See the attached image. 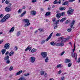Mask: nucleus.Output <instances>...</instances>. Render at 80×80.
Instances as JSON below:
<instances>
[{"label":"nucleus","instance_id":"nucleus-59","mask_svg":"<svg viewBox=\"0 0 80 80\" xmlns=\"http://www.w3.org/2000/svg\"><path fill=\"white\" fill-rule=\"evenodd\" d=\"M7 70H8V68H5V71H7Z\"/></svg>","mask_w":80,"mask_h":80},{"label":"nucleus","instance_id":"nucleus-23","mask_svg":"<svg viewBox=\"0 0 80 80\" xmlns=\"http://www.w3.org/2000/svg\"><path fill=\"white\" fill-rule=\"evenodd\" d=\"M36 51H37V49L33 48L31 50V52H32V53H34Z\"/></svg>","mask_w":80,"mask_h":80},{"label":"nucleus","instance_id":"nucleus-40","mask_svg":"<svg viewBox=\"0 0 80 80\" xmlns=\"http://www.w3.org/2000/svg\"><path fill=\"white\" fill-rule=\"evenodd\" d=\"M13 67L11 66L9 70L10 71H12V70H13Z\"/></svg>","mask_w":80,"mask_h":80},{"label":"nucleus","instance_id":"nucleus-58","mask_svg":"<svg viewBox=\"0 0 80 80\" xmlns=\"http://www.w3.org/2000/svg\"><path fill=\"white\" fill-rule=\"evenodd\" d=\"M75 0H69V2H73L74 1H75Z\"/></svg>","mask_w":80,"mask_h":80},{"label":"nucleus","instance_id":"nucleus-7","mask_svg":"<svg viewBox=\"0 0 80 80\" xmlns=\"http://www.w3.org/2000/svg\"><path fill=\"white\" fill-rule=\"evenodd\" d=\"M72 55L73 58H75V60L77 61V54L76 53H72Z\"/></svg>","mask_w":80,"mask_h":80},{"label":"nucleus","instance_id":"nucleus-2","mask_svg":"<svg viewBox=\"0 0 80 80\" xmlns=\"http://www.w3.org/2000/svg\"><path fill=\"white\" fill-rule=\"evenodd\" d=\"M60 39H61V43H65V42L67 40L69 39V38H64L63 37H61Z\"/></svg>","mask_w":80,"mask_h":80},{"label":"nucleus","instance_id":"nucleus-42","mask_svg":"<svg viewBox=\"0 0 80 80\" xmlns=\"http://www.w3.org/2000/svg\"><path fill=\"white\" fill-rule=\"evenodd\" d=\"M64 15H65V12H63L61 13V16H63Z\"/></svg>","mask_w":80,"mask_h":80},{"label":"nucleus","instance_id":"nucleus-29","mask_svg":"<svg viewBox=\"0 0 80 80\" xmlns=\"http://www.w3.org/2000/svg\"><path fill=\"white\" fill-rule=\"evenodd\" d=\"M14 53V52H11L9 54V56H12V55H13V54Z\"/></svg>","mask_w":80,"mask_h":80},{"label":"nucleus","instance_id":"nucleus-11","mask_svg":"<svg viewBox=\"0 0 80 80\" xmlns=\"http://www.w3.org/2000/svg\"><path fill=\"white\" fill-rule=\"evenodd\" d=\"M7 19L4 18V17H3V18H2L1 20L0 21V22L1 23H3V22H6Z\"/></svg>","mask_w":80,"mask_h":80},{"label":"nucleus","instance_id":"nucleus-13","mask_svg":"<svg viewBox=\"0 0 80 80\" xmlns=\"http://www.w3.org/2000/svg\"><path fill=\"white\" fill-rule=\"evenodd\" d=\"M31 14H32V15H36V13H37V12L36 11H32L30 13Z\"/></svg>","mask_w":80,"mask_h":80},{"label":"nucleus","instance_id":"nucleus-62","mask_svg":"<svg viewBox=\"0 0 80 80\" xmlns=\"http://www.w3.org/2000/svg\"><path fill=\"white\" fill-rule=\"evenodd\" d=\"M25 6H23L22 9H25Z\"/></svg>","mask_w":80,"mask_h":80},{"label":"nucleus","instance_id":"nucleus-37","mask_svg":"<svg viewBox=\"0 0 80 80\" xmlns=\"http://www.w3.org/2000/svg\"><path fill=\"white\" fill-rule=\"evenodd\" d=\"M44 71H42L40 72V74L41 75H44Z\"/></svg>","mask_w":80,"mask_h":80},{"label":"nucleus","instance_id":"nucleus-61","mask_svg":"<svg viewBox=\"0 0 80 80\" xmlns=\"http://www.w3.org/2000/svg\"><path fill=\"white\" fill-rule=\"evenodd\" d=\"M3 40H1V41H0V44H1V43H2V42H3Z\"/></svg>","mask_w":80,"mask_h":80},{"label":"nucleus","instance_id":"nucleus-1","mask_svg":"<svg viewBox=\"0 0 80 80\" xmlns=\"http://www.w3.org/2000/svg\"><path fill=\"white\" fill-rule=\"evenodd\" d=\"M74 23H75V20H73L71 23V24L70 27L71 28H69L68 29V31L69 32H71L72 30V27H73V26Z\"/></svg>","mask_w":80,"mask_h":80},{"label":"nucleus","instance_id":"nucleus-25","mask_svg":"<svg viewBox=\"0 0 80 80\" xmlns=\"http://www.w3.org/2000/svg\"><path fill=\"white\" fill-rule=\"evenodd\" d=\"M4 59L5 60H8V59H9V56H6L4 57Z\"/></svg>","mask_w":80,"mask_h":80},{"label":"nucleus","instance_id":"nucleus-33","mask_svg":"<svg viewBox=\"0 0 80 80\" xmlns=\"http://www.w3.org/2000/svg\"><path fill=\"white\" fill-rule=\"evenodd\" d=\"M45 42H46V40H42V41L41 43V44H43V43H45Z\"/></svg>","mask_w":80,"mask_h":80},{"label":"nucleus","instance_id":"nucleus-63","mask_svg":"<svg viewBox=\"0 0 80 80\" xmlns=\"http://www.w3.org/2000/svg\"><path fill=\"white\" fill-rule=\"evenodd\" d=\"M58 3L59 4H60V3H61V1L59 0L58 2Z\"/></svg>","mask_w":80,"mask_h":80},{"label":"nucleus","instance_id":"nucleus-44","mask_svg":"<svg viewBox=\"0 0 80 80\" xmlns=\"http://www.w3.org/2000/svg\"><path fill=\"white\" fill-rule=\"evenodd\" d=\"M72 66V63L71 62L69 63L68 64V67H70Z\"/></svg>","mask_w":80,"mask_h":80},{"label":"nucleus","instance_id":"nucleus-36","mask_svg":"<svg viewBox=\"0 0 80 80\" xmlns=\"http://www.w3.org/2000/svg\"><path fill=\"white\" fill-rule=\"evenodd\" d=\"M10 62V60L9 59L7 60L6 61V63L7 64H9Z\"/></svg>","mask_w":80,"mask_h":80},{"label":"nucleus","instance_id":"nucleus-5","mask_svg":"<svg viewBox=\"0 0 80 80\" xmlns=\"http://www.w3.org/2000/svg\"><path fill=\"white\" fill-rule=\"evenodd\" d=\"M65 45V43L62 42L58 43H56V45L57 47H62Z\"/></svg>","mask_w":80,"mask_h":80},{"label":"nucleus","instance_id":"nucleus-16","mask_svg":"<svg viewBox=\"0 0 80 80\" xmlns=\"http://www.w3.org/2000/svg\"><path fill=\"white\" fill-rule=\"evenodd\" d=\"M23 21L25 23H30V21H29V20L28 19H24Z\"/></svg>","mask_w":80,"mask_h":80},{"label":"nucleus","instance_id":"nucleus-31","mask_svg":"<svg viewBox=\"0 0 80 80\" xmlns=\"http://www.w3.org/2000/svg\"><path fill=\"white\" fill-rule=\"evenodd\" d=\"M53 3L54 4H57V5H58V1L57 0H56L54 1Z\"/></svg>","mask_w":80,"mask_h":80},{"label":"nucleus","instance_id":"nucleus-48","mask_svg":"<svg viewBox=\"0 0 80 80\" xmlns=\"http://www.w3.org/2000/svg\"><path fill=\"white\" fill-rule=\"evenodd\" d=\"M61 34L60 33H58L56 34V36H58V37L60 36Z\"/></svg>","mask_w":80,"mask_h":80},{"label":"nucleus","instance_id":"nucleus-22","mask_svg":"<svg viewBox=\"0 0 80 80\" xmlns=\"http://www.w3.org/2000/svg\"><path fill=\"white\" fill-rule=\"evenodd\" d=\"M59 9L61 11H62V10H65L66 9V8L65 7H61L59 8Z\"/></svg>","mask_w":80,"mask_h":80},{"label":"nucleus","instance_id":"nucleus-60","mask_svg":"<svg viewBox=\"0 0 80 80\" xmlns=\"http://www.w3.org/2000/svg\"><path fill=\"white\" fill-rule=\"evenodd\" d=\"M64 79L65 78L63 77H62L61 78V79L62 80H63V79Z\"/></svg>","mask_w":80,"mask_h":80},{"label":"nucleus","instance_id":"nucleus-32","mask_svg":"<svg viewBox=\"0 0 80 80\" xmlns=\"http://www.w3.org/2000/svg\"><path fill=\"white\" fill-rule=\"evenodd\" d=\"M70 20L69 19L66 21L65 23L66 24H68V23H70Z\"/></svg>","mask_w":80,"mask_h":80},{"label":"nucleus","instance_id":"nucleus-12","mask_svg":"<svg viewBox=\"0 0 80 80\" xmlns=\"http://www.w3.org/2000/svg\"><path fill=\"white\" fill-rule=\"evenodd\" d=\"M5 11L6 12H10V8H8V7H7L5 8Z\"/></svg>","mask_w":80,"mask_h":80},{"label":"nucleus","instance_id":"nucleus-49","mask_svg":"<svg viewBox=\"0 0 80 80\" xmlns=\"http://www.w3.org/2000/svg\"><path fill=\"white\" fill-rule=\"evenodd\" d=\"M5 3L6 4H8V3H9V2H8V0H6L5 1Z\"/></svg>","mask_w":80,"mask_h":80},{"label":"nucleus","instance_id":"nucleus-45","mask_svg":"<svg viewBox=\"0 0 80 80\" xmlns=\"http://www.w3.org/2000/svg\"><path fill=\"white\" fill-rule=\"evenodd\" d=\"M18 50V48H17V46H15L14 48V50L15 51H17Z\"/></svg>","mask_w":80,"mask_h":80},{"label":"nucleus","instance_id":"nucleus-6","mask_svg":"<svg viewBox=\"0 0 80 80\" xmlns=\"http://www.w3.org/2000/svg\"><path fill=\"white\" fill-rule=\"evenodd\" d=\"M10 46V43H7L4 46V48L6 49H9Z\"/></svg>","mask_w":80,"mask_h":80},{"label":"nucleus","instance_id":"nucleus-14","mask_svg":"<svg viewBox=\"0 0 80 80\" xmlns=\"http://www.w3.org/2000/svg\"><path fill=\"white\" fill-rule=\"evenodd\" d=\"M14 30H15V27H12L9 30V33H12L14 31Z\"/></svg>","mask_w":80,"mask_h":80},{"label":"nucleus","instance_id":"nucleus-54","mask_svg":"<svg viewBox=\"0 0 80 80\" xmlns=\"http://www.w3.org/2000/svg\"><path fill=\"white\" fill-rule=\"evenodd\" d=\"M3 17V14H2L1 15H0V18H2Z\"/></svg>","mask_w":80,"mask_h":80},{"label":"nucleus","instance_id":"nucleus-24","mask_svg":"<svg viewBox=\"0 0 80 80\" xmlns=\"http://www.w3.org/2000/svg\"><path fill=\"white\" fill-rule=\"evenodd\" d=\"M6 49H2V55H3L4 53H5V52H6Z\"/></svg>","mask_w":80,"mask_h":80},{"label":"nucleus","instance_id":"nucleus-30","mask_svg":"<svg viewBox=\"0 0 80 80\" xmlns=\"http://www.w3.org/2000/svg\"><path fill=\"white\" fill-rule=\"evenodd\" d=\"M18 80H26L23 77H21Z\"/></svg>","mask_w":80,"mask_h":80},{"label":"nucleus","instance_id":"nucleus-9","mask_svg":"<svg viewBox=\"0 0 80 80\" xmlns=\"http://www.w3.org/2000/svg\"><path fill=\"white\" fill-rule=\"evenodd\" d=\"M53 32H52L50 35L48 36V38L46 39L47 41H48L49 40H50L51 38L52 37V36L53 35Z\"/></svg>","mask_w":80,"mask_h":80},{"label":"nucleus","instance_id":"nucleus-26","mask_svg":"<svg viewBox=\"0 0 80 80\" xmlns=\"http://www.w3.org/2000/svg\"><path fill=\"white\" fill-rule=\"evenodd\" d=\"M51 12H47L45 14L46 16H48L49 15H50Z\"/></svg>","mask_w":80,"mask_h":80},{"label":"nucleus","instance_id":"nucleus-46","mask_svg":"<svg viewBox=\"0 0 80 80\" xmlns=\"http://www.w3.org/2000/svg\"><path fill=\"white\" fill-rule=\"evenodd\" d=\"M59 21H60L59 20H58L56 21V23H55V25H57L58 23V22H59Z\"/></svg>","mask_w":80,"mask_h":80},{"label":"nucleus","instance_id":"nucleus-64","mask_svg":"<svg viewBox=\"0 0 80 80\" xmlns=\"http://www.w3.org/2000/svg\"><path fill=\"white\" fill-rule=\"evenodd\" d=\"M53 78H51L49 80H53Z\"/></svg>","mask_w":80,"mask_h":80},{"label":"nucleus","instance_id":"nucleus-27","mask_svg":"<svg viewBox=\"0 0 80 80\" xmlns=\"http://www.w3.org/2000/svg\"><path fill=\"white\" fill-rule=\"evenodd\" d=\"M25 14H26V11H24L22 13L21 15L20 16V17H22Z\"/></svg>","mask_w":80,"mask_h":80},{"label":"nucleus","instance_id":"nucleus-19","mask_svg":"<svg viewBox=\"0 0 80 80\" xmlns=\"http://www.w3.org/2000/svg\"><path fill=\"white\" fill-rule=\"evenodd\" d=\"M28 50L29 51H30V50H32V48H30V46H28L27 48L25 49V52H27V50Z\"/></svg>","mask_w":80,"mask_h":80},{"label":"nucleus","instance_id":"nucleus-4","mask_svg":"<svg viewBox=\"0 0 80 80\" xmlns=\"http://www.w3.org/2000/svg\"><path fill=\"white\" fill-rule=\"evenodd\" d=\"M73 9H72L71 10H68L67 11V13L68 14V15H72V14L73 13Z\"/></svg>","mask_w":80,"mask_h":80},{"label":"nucleus","instance_id":"nucleus-8","mask_svg":"<svg viewBox=\"0 0 80 80\" xmlns=\"http://www.w3.org/2000/svg\"><path fill=\"white\" fill-rule=\"evenodd\" d=\"M36 59V58H35V57H32L31 58L30 62H31V63H34V62H35V61Z\"/></svg>","mask_w":80,"mask_h":80},{"label":"nucleus","instance_id":"nucleus-38","mask_svg":"<svg viewBox=\"0 0 80 80\" xmlns=\"http://www.w3.org/2000/svg\"><path fill=\"white\" fill-rule=\"evenodd\" d=\"M30 25V23H26V24L25 25L24 27H28L29 25Z\"/></svg>","mask_w":80,"mask_h":80},{"label":"nucleus","instance_id":"nucleus-51","mask_svg":"<svg viewBox=\"0 0 80 80\" xmlns=\"http://www.w3.org/2000/svg\"><path fill=\"white\" fill-rule=\"evenodd\" d=\"M64 53H65V52H63L61 53L60 54L61 56H62V55H63Z\"/></svg>","mask_w":80,"mask_h":80},{"label":"nucleus","instance_id":"nucleus-3","mask_svg":"<svg viewBox=\"0 0 80 80\" xmlns=\"http://www.w3.org/2000/svg\"><path fill=\"white\" fill-rule=\"evenodd\" d=\"M41 55L43 58H45L47 57V52H42L41 53Z\"/></svg>","mask_w":80,"mask_h":80},{"label":"nucleus","instance_id":"nucleus-57","mask_svg":"<svg viewBox=\"0 0 80 80\" xmlns=\"http://www.w3.org/2000/svg\"><path fill=\"white\" fill-rule=\"evenodd\" d=\"M57 28V26H55L54 28V29H56V28Z\"/></svg>","mask_w":80,"mask_h":80},{"label":"nucleus","instance_id":"nucleus-43","mask_svg":"<svg viewBox=\"0 0 80 80\" xmlns=\"http://www.w3.org/2000/svg\"><path fill=\"white\" fill-rule=\"evenodd\" d=\"M74 48L73 49V52H75V44H74Z\"/></svg>","mask_w":80,"mask_h":80},{"label":"nucleus","instance_id":"nucleus-52","mask_svg":"<svg viewBox=\"0 0 80 80\" xmlns=\"http://www.w3.org/2000/svg\"><path fill=\"white\" fill-rule=\"evenodd\" d=\"M38 0H32V3H34V2H36Z\"/></svg>","mask_w":80,"mask_h":80},{"label":"nucleus","instance_id":"nucleus-53","mask_svg":"<svg viewBox=\"0 0 80 80\" xmlns=\"http://www.w3.org/2000/svg\"><path fill=\"white\" fill-rule=\"evenodd\" d=\"M60 66H61V64H59L58 65H57V68H59V67H60Z\"/></svg>","mask_w":80,"mask_h":80},{"label":"nucleus","instance_id":"nucleus-17","mask_svg":"<svg viewBox=\"0 0 80 80\" xmlns=\"http://www.w3.org/2000/svg\"><path fill=\"white\" fill-rule=\"evenodd\" d=\"M71 62L70 60L68 59H67L65 60V63H70Z\"/></svg>","mask_w":80,"mask_h":80},{"label":"nucleus","instance_id":"nucleus-50","mask_svg":"<svg viewBox=\"0 0 80 80\" xmlns=\"http://www.w3.org/2000/svg\"><path fill=\"white\" fill-rule=\"evenodd\" d=\"M9 52H10L9 51H8L7 52L5 53L6 55H8V54Z\"/></svg>","mask_w":80,"mask_h":80},{"label":"nucleus","instance_id":"nucleus-21","mask_svg":"<svg viewBox=\"0 0 80 80\" xmlns=\"http://www.w3.org/2000/svg\"><path fill=\"white\" fill-rule=\"evenodd\" d=\"M68 3V1H65V2H63L62 3V5H67Z\"/></svg>","mask_w":80,"mask_h":80},{"label":"nucleus","instance_id":"nucleus-15","mask_svg":"<svg viewBox=\"0 0 80 80\" xmlns=\"http://www.w3.org/2000/svg\"><path fill=\"white\" fill-rule=\"evenodd\" d=\"M22 72H23V71L21 70L19 71L18 72L16 73V75L17 76V75H20L21 73H22Z\"/></svg>","mask_w":80,"mask_h":80},{"label":"nucleus","instance_id":"nucleus-55","mask_svg":"<svg viewBox=\"0 0 80 80\" xmlns=\"http://www.w3.org/2000/svg\"><path fill=\"white\" fill-rule=\"evenodd\" d=\"M44 77H47V73H45V74L44 75Z\"/></svg>","mask_w":80,"mask_h":80},{"label":"nucleus","instance_id":"nucleus-35","mask_svg":"<svg viewBox=\"0 0 80 80\" xmlns=\"http://www.w3.org/2000/svg\"><path fill=\"white\" fill-rule=\"evenodd\" d=\"M22 12V9H19L18 11V13H21Z\"/></svg>","mask_w":80,"mask_h":80},{"label":"nucleus","instance_id":"nucleus-47","mask_svg":"<svg viewBox=\"0 0 80 80\" xmlns=\"http://www.w3.org/2000/svg\"><path fill=\"white\" fill-rule=\"evenodd\" d=\"M38 30H39L40 31V32H43V29L40 28V29H38Z\"/></svg>","mask_w":80,"mask_h":80},{"label":"nucleus","instance_id":"nucleus-34","mask_svg":"<svg viewBox=\"0 0 80 80\" xmlns=\"http://www.w3.org/2000/svg\"><path fill=\"white\" fill-rule=\"evenodd\" d=\"M20 32L18 31L17 33V35L18 37V36H20Z\"/></svg>","mask_w":80,"mask_h":80},{"label":"nucleus","instance_id":"nucleus-10","mask_svg":"<svg viewBox=\"0 0 80 80\" xmlns=\"http://www.w3.org/2000/svg\"><path fill=\"white\" fill-rule=\"evenodd\" d=\"M10 14H8L6 15L4 17V18H5L6 20L9 18L10 17Z\"/></svg>","mask_w":80,"mask_h":80},{"label":"nucleus","instance_id":"nucleus-39","mask_svg":"<svg viewBox=\"0 0 80 80\" xmlns=\"http://www.w3.org/2000/svg\"><path fill=\"white\" fill-rule=\"evenodd\" d=\"M48 57H46L45 60V62H48Z\"/></svg>","mask_w":80,"mask_h":80},{"label":"nucleus","instance_id":"nucleus-41","mask_svg":"<svg viewBox=\"0 0 80 80\" xmlns=\"http://www.w3.org/2000/svg\"><path fill=\"white\" fill-rule=\"evenodd\" d=\"M30 75V74L29 73H25L24 74V76H26V77L27 76H28V75Z\"/></svg>","mask_w":80,"mask_h":80},{"label":"nucleus","instance_id":"nucleus-28","mask_svg":"<svg viewBox=\"0 0 80 80\" xmlns=\"http://www.w3.org/2000/svg\"><path fill=\"white\" fill-rule=\"evenodd\" d=\"M51 45H53V46H55V45H56V44H55L54 42H52L50 43Z\"/></svg>","mask_w":80,"mask_h":80},{"label":"nucleus","instance_id":"nucleus-18","mask_svg":"<svg viewBox=\"0 0 80 80\" xmlns=\"http://www.w3.org/2000/svg\"><path fill=\"white\" fill-rule=\"evenodd\" d=\"M61 13H58L56 15V17L58 19L60 18L61 17Z\"/></svg>","mask_w":80,"mask_h":80},{"label":"nucleus","instance_id":"nucleus-56","mask_svg":"<svg viewBox=\"0 0 80 80\" xmlns=\"http://www.w3.org/2000/svg\"><path fill=\"white\" fill-rule=\"evenodd\" d=\"M61 72H62V71L61 70H60L59 71H58V74H60Z\"/></svg>","mask_w":80,"mask_h":80},{"label":"nucleus","instance_id":"nucleus-20","mask_svg":"<svg viewBox=\"0 0 80 80\" xmlns=\"http://www.w3.org/2000/svg\"><path fill=\"white\" fill-rule=\"evenodd\" d=\"M67 20V18H62L60 21V22H63V21H65V20Z\"/></svg>","mask_w":80,"mask_h":80}]
</instances>
